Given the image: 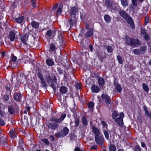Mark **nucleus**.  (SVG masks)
Instances as JSON below:
<instances>
[{
	"label": "nucleus",
	"instance_id": "nucleus-11",
	"mask_svg": "<svg viewBox=\"0 0 151 151\" xmlns=\"http://www.w3.org/2000/svg\"><path fill=\"white\" fill-rule=\"evenodd\" d=\"M127 22L130 24L132 29H134L135 28V26L133 20L132 18L129 16L125 19Z\"/></svg>",
	"mask_w": 151,
	"mask_h": 151
},
{
	"label": "nucleus",
	"instance_id": "nucleus-5",
	"mask_svg": "<svg viewBox=\"0 0 151 151\" xmlns=\"http://www.w3.org/2000/svg\"><path fill=\"white\" fill-rule=\"evenodd\" d=\"M78 8L77 6H75L71 8L69 12L71 17H76V14L78 13Z\"/></svg>",
	"mask_w": 151,
	"mask_h": 151
},
{
	"label": "nucleus",
	"instance_id": "nucleus-32",
	"mask_svg": "<svg viewBox=\"0 0 151 151\" xmlns=\"http://www.w3.org/2000/svg\"><path fill=\"white\" fill-rule=\"evenodd\" d=\"M142 87L143 89L146 92H148L149 89L148 86L145 83H143L142 84Z\"/></svg>",
	"mask_w": 151,
	"mask_h": 151
},
{
	"label": "nucleus",
	"instance_id": "nucleus-12",
	"mask_svg": "<svg viewBox=\"0 0 151 151\" xmlns=\"http://www.w3.org/2000/svg\"><path fill=\"white\" fill-rule=\"evenodd\" d=\"M13 98L14 100L17 101H20L22 99L21 94L20 93H14Z\"/></svg>",
	"mask_w": 151,
	"mask_h": 151
},
{
	"label": "nucleus",
	"instance_id": "nucleus-54",
	"mask_svg": "<svg viewBox=\"0 0 151 151\" xmlns=\"http://www.w3.org/2000/svg\"><path fill=\"white\" fill-rule=\"evenodd\" d=\"M4 121L0 118V126H3L5 124Z\"/></svg>",
	"mask_w": 151,
	"mask_h": 151
},
{
	"label": "nucleus",
	"instance_id": "nucleus-47",
	"mask_svg": "<svg viewBox=\"0 0 151 151\" xmlns=\"http://www.w3.org/2000/svg\"><path fill=\"white\" fill-rule=\"evenodd\" d=\"M132 2L133 6L135 7L137 6L138 3L137 0H132Z\"/></svg>",
	"mask_w": 151,
	"mask_h": 151
},
{
	"label": "nucleus",
	"instance_id": "nucleus-18",
	"mask_svg": "<svg viewBox=\"0 0 151 151\" xmlns=\"http://www.w3.org/2000/svg\"><path fill=\"white\" fill-rule=\"evenodd\" d=\"M55 30L48 31L47 32V35L50 38H52L55 35Z\"/></svg>",
	"mask_w": 151,
	"mask_h": 151
},
{
	"label": "nucleus",
	"instance_id": "nucleus-31",
	"mask_svg": "<svg viewBox=\"0 0 151 151\" xmlns=\"http://www.w3.org/2000/svg\"><path fill=\"white\" fill-rule=\"evenodd\" d=\"M104 19L107 23H109L111 21V17L109 15L106 14L104 16Z\"/></svg>",
	"mask_w": 151,
	"mask_h": 151
},
{
	"label": "nucleus",
	"instance_id": "nucleus-50",
	"mask_svg": "<svg viewBox=\"0 0 151 151\" xmlns=\"http://www.w3.org/2000/svg\"><path fill=\"white\" fill-rule=\"evenodd\" d=\"M149 18L148 17L146 16L145 19V25H146L149 22Z\"/></svg>",
	"mask_w": 151,
	"mask_h": 151
},
{
	"label": "nucleus",
	"instance_id": "nucleus-3",
	"mask_svg": "<svg viewBox=\"0 0 151 151\" xmlns=\"http://www.w3.org/2000/svg\"><path fill=\"white\" fill-rule=\"evenodd\" d=\"M69 129L67 127H65L63 128V129L60 131L55 133V135L58 138L63 137L67 135L69 133Z\"/></svg>",
	"mask_w": 151,
	"mask_h": 151
},
{
	"label": "nucleus",
	"instance_id": "nucleus-30",
	"mask_svg": "<svg viewBox=\"0 0 151 151\" xmlns=\"http://www.w3.org/2000/svg\"><path fill=\"white\" fill-rule=\"evenodd\" d=\"M122 5L124 7H126L128 6L129 2L127 0H120Z\"/></svg>",
	"mask_w": 151,
	"mask_h": 151
},
{
	"label": "nucleus",
	"instance_id": "nucleus-26",
	"mask_svg": "<svg viewBox=\"0 0 151 151\" xmlns=\"http://www.w3.org/2000/svg\"><path fill=\"white\" fill-rule=\"evenodd\" d=\"M58 38L59 39L60 43L63 44V43L64 42V39L63 36L62 35H61V33L60 32L58 31Z\"/></svg>",
	"mask_w": 151,
	"mask_h": 151
},
{
	"label": "nucleus",
	"instance_id": "nucleus-21",
	"mask_svg": "<svg viewBox=\"0 0 151 151\" xmlns=\"http://www.w3.org/2000/svg\"><path fill=\"white\" fill-rule=\"evenodd\" d=\"M9 38L11 41L13 42L15 39V34L13 31H11L9 35Z\"/></svg>",
	"mask_w": 151,
	"mask_h": 151
},
{
	"label": "nucleus",
	"instance_id": "nucleus-59",
	"mask_svg": "<svg viewBox=\"0 0 151 151\" xmlns=\"http://www.w3.org/2000/svg\"><path fill=\"white\" fill-rule=\"evenodd\" d=\"M50 140H51L52 141H54L55 139L54 137L52 135L50 136Z\"/></svg>",
	"mask_w": 151,
	"mask_h": 151
},
{
	"label": "nucleus",
	"instance_id": "nucleus-9",
	"mask_svg": "<svg viewBox=\"0 0 151 151\" xmlns=\"http://www.w3.org/2000/svg\"><path fill=\"white\" fill-rule=\"evenodd\" d=\"M9 95L6 93L4 95L2 99L4 102L6 104L8 103L9 104H11L12 102H13V100H11L10 101H9Z\"/></svg>",
	"mask_w": 151,
	"mask_h": 151
},
{
	"label": "nucleus",
	"instance_id": "nucleus-64",
	"mask_svg": "<svg viewBox=\"0 0 151 151\" xmlns=\"http://www.w3.org/2000/svg\"><path fill=\"white\" fill-rule=\"evenodd\" d=\"M85 27L87 29H88L89 28V25L88 24H86L85 25Z\"/></svg>",
	"mask_w": 151,
	"mask_h": 151
},
{
	"label": "nucleus",
	"instance_id": "nucleus-43",
	"mask_svg": "<svg viewBox=\"0 0 151 151\" xmlns=\"http://www.w3.org/2000/svg\"><path fill=\"white\" fill-rule=\"evenodd\" d=\"M41 140L42 142H43L47 145H49L50 143V142L47 139H41Z\"/></svg>",
	"mask_w": 151,
	"mask_h": 151
},
{
	"label": "nucleus",
	"instance_id": "nucleus-27",
	"mask_svg": "<svg viewBox=\"0 0 151 151\" xmlns=\"http://www.w3.org/2000/svg\"><path fill=\"white\" fill-rule=\"evenodd\" d=\"M63 7V4L62 3H60L59 5L58 6V9L57 10V11L56 12L57 14L58 15H60L62 12V9Z\"/></svg>",
	"mask_w": 151,
	"mask_h": 151
},
{
	"label": "nucleus",
	"instance_id": "nucleus-62",
	"mask_svg": "<svg viewBox=\"0 0 151 151\" xmlns=\"http://www.w3.org/2000/svg\"><path fill=\"white\" fill-rule=\"evenodd\" d=\"M81 150L80 149L79 147H76L74 149V151H80Z\"/></svg>",
	"mask_w": 151,
	"mask_h": 151
},
{
	"label": "nucleus",
	"instance_id": "nucleus-15",
	"mask_svg": "<svg viewBox=\"0 0 151 151\" xmlns=\"http://www.w3.org/2000/svg\"><path fill=\"white\" fill-rule=\"evenodd\" d=\"M119 14L122 17L125 19L129 16L127 13L123 10H120L119 11Z\"/></svg>",
	"mask_w": 151,
	"mask_h": 151
},
{
	"label": "nucleus",
	"instance_id": "nucleus-8",
	"mask_svg": "<svg viewBox=\"0 0 151 151\" xmlns=\"http://www.w3.org/2000/svg\"><path fill=\"white\" fill-rule=\"evenodd\" d=\"M102 99L107 104H110L111 100L110 99V97L108 95L106 94H103L101 96Z\"/></svg>",
	"mask_w": 151,
	"mask_h": 151
},
{
	"label": "nucleus",
	"instance_id": "nucleus-61",
	"mask_svg": "<svg viewBox=\"0 0 151 151\" xmlns=\"http://www.w3.org/2000/svg\"><path fill=\"white\" fill-rule=\"evenodd\" d=\"M101 122L104 127H107V124L104 121H102Z\"/></svg>",
	"mask_w": 151,
	"mask_h": 151
},
{
	"label": "nucleus",
	"instance_id": "nucleus-29",
	"mask_svg": "<svg viewBox=\"0 0 151 151\" xmlns=\"http://www.w3.org/2000/svg\"><path fill=\"white\" fill-rule=\"evenodd\" d=\"M98 82L99 86H102L104 84V80L103 78L99 77L98 78Z\"/></svg>",
	"mask_w": 151,
	"mask_h": 151
},
{
	"label": "nucleus",
	"instance_id": "nucleus-39",
	"mask_svg": "<svg viewBox=\"0 0 151 151\" xmlns=\"http://www.w3.org/2000/svg\"><path fill=\"white\" fill-rule=\"evenodd\" d=\"M105 48L106 49L108 52H112V48L111 46L109 45H106L104 46Z\"/></svg>",
	"mask_w": 151,
	"mask_h": 151
},
{
	"label": "nucleus",
	"instance_id": "nucleus-53",
	"mask_svg": "<svg viewBox=\"0 0 151 151\" xmlns=\"http://www.w3.org/2000/svg\"><path fill=\"white\" fill-rule=\"evenodd\" d=\"M17 59V57H16L15 56H14L12 58L11 61L12 62H14L16 61Z\"/></svg>",
	"mask_w": 151,
	"mask_h": 151
},
{
	"label": "nucleus",
	"instance_id": "nucleus-23",
	"mask_svg": "<svg viewBox=\"0 0 151 151\" xmlns=\"http://www.w3.org/2000/svg\"><path fill=\"white\" fill-rule=\"evenodd\" d=\"M105 5L108 9H111L112 7V3L109 0H106Z\"/></svg>",
	"mask_w": 151,
	"mask_h": 151
},
{
	"label": "nucleus",
	"instance_id": "nucleus-44",
	"mask_svg": "<svg viewBox=\"0 0 151 151\" xmlns=\"http://www.w3.org/2000/svg\"><path fill=\"white\" fill-rule=\"evenodd\" d=\"M117 58L119 63L120 64H122L123 60L121 56L120 55H118L117 56Z\"/></svg>",
	"mask_w": 151,
	"mask_h": 151
},
{
	"label": "nucleus",
	"instance_id": "nucleus-24",
	"mask_svg": "<svg viewBox=\"0 0 151 151\" xmlns=\"http://www.w3.org/2000/svg\"><path fill=\"white\" fill-rule=\"evenodd\" d=\"M91 89L93 92L97 93L99 91L100 89L98 86L93 85L92 86Z\"/></svg>",
	"mask_w": 151,
	"mask_h": 151
},
{
	"label": "nucleus",
	"instance_id": "nucleus-25",
	"mask_svg": "<svg viewBox=\"0 0 151 151\" xmlns=\"http://www.w3.org/2000/svg\"><path fill=\"white\" fill-rule=\"evenodd\" d=\"M30 24L31 26L35 28H38L39 26V23L35 21H32L31 23Z\"/></svg>",
	"mask_w": 151,
	"mask_h": 151
},
{
	"label": "nucleus",
	"instance_id": "nucleus-34",
	"mask_svg": "<svg viewBox=\"0 0 151 151\" xmlns=\"http://www.w3.org/2000/svg\"><path fill=\"white\" fill-rule=\"evenodd\" d=\"M60 91L62 93H65L67 92V88L65 86H62L60 89Z\"/></svg>",
	"mask_w": 151,
	"mask_h": 151
},
{
	"label": "nucleus",
	"instance_id": "nucleus-19",
	"mask_svg": "<svg viewBox=\"0 0 151 151\" xmlns=\"http://www.w3.org/2000/svg\"><path fill=\"white\" fill-rule=\"evenodd\" d=\"M93 28H91L90 30L87 32L84 35V36L86 37H90L91 36L93 33Z\"/></svg>",
	"mask_w": 151,
	"mask_h": 151
},
{
	"label": "nucleus",
	"instance_id": "nucleus-4",
	"mask_svg": "<svg viewBox=\"0 0 151 151\" xmlns=\"http://www.w3.org/2000/svg\"><path fill=\"white\" fill-rule=\"evenodd\" d=\"M124 116V114L122 112L120 113L119 117L116 118L114 120L116 123L120 126H122L123 125V118Z\"/></svg>",
	"mask_w": 151,
	"mask_h": 151
},
{
	"label": "nucleus",
	"instance_id": "nucleus-36",
	"mask_svg": "<svg viewBox=\"0 0 151 151\" xmlns=\"http://www.w3.org/2000/svg\"><path fill=\"white\" fill-rule=\"evenodd\" d=\"M24 17L23 16H22L21 17L16 18L15 19V21L16 22L20 23L22 22Z\"/></svg>",
	"mask_w": 151,
	"mask_h": 151
},
{
	"label": "nucleus",
	"instance_id": "nucleus-7",
	"mask_svg": "<svg viewBox=\"0 0 151 151\" xmlns=\"http://www.w3.org/2000/svg\"><path fill=\"white\" fill-rule=\"evenodd\" d=\"M114 85V89L117 92L120 93L122 91V88L118 83V82L116 81V78H115Z\"/></svg>",
	"mask_w": 151,
	"mask_h": 151
},
{
	"label": "nucleus",
	"instance_id": "nucleus-40",
	"mask_svg": "<svg viewBox=\"0 0 151 151\" xmlns=\"http://www.w3.org/2000/svg\"><path fill=\"white\" fill-rule=\"evenodd\" d=\"M133 52L134 54L137 55H139L142 53V52H141L139 50L137 49H134Z\"/></svg>",
	"mask_w": 151,
	"mask_h": 151
},
{
	"label": "nucleus",
	"instance_id": "nucleus-38",
	"mask_svg": "<svg viewBox=\"0 0 151 151\" xmlns=\"http://www.w3.org/2000/svg\"><path fill=\"white\" fill-rule=\"evenodd\" d=\"M75 119L74 122L75 124V126L77 127L78 126L80 123L79 119L77 117H74Z\"/></svg>",
	"mask_w": 151,
	"mask_h": 151
},
{
	"label": "nucleus",
	"instance_id": "nucleus-58",
	"mask_svg": "<svg viewBox=\"0 0 151 151\" xmlns=\"http://www.w3.org/2000/svg\"><path fill=\"white\" fill-rule=\"evenodd\" d=\"M5 88L7 91H9L10 94L11 95V92L12 91V90H10V88L9 87H8V86H6Z\"/></svg>",
	"mask_w": 151,
	"mask_h": 151
},
{
	"label": "nucleus",
	"instance_id": "nucleus-20",
	"mask_svg": "<svg viewBox=\"0 0 151 151\" xmlns=\"http://www.w3.org/2000/svg\"><path fill=\"white\" fill-rule=\"evenodd\" d=\"M77 19L76 17H71L70 19L69 20V22L70 23V27L73 26L76 23Z\"/></svg>",
	"mask_w": 151,
	"mask_h": 151
},
{
	"label": "nucleus",
	"instance_id": "nucleus-22",
	"mask_svg": "<svg viewBox=\"0 0 151 151\" xmlns=\"http://www.w3.org/2000/svg\"><path fill=\"white\" fill-rule=\"evenodd\" d=\"M7 141L6 138L4 137H1L0 138V145L5 146L6 145Z\"/></svg>",
	"mask_w": 151,
	"mask_h": 151
},
{
	"label": "nucleus",
	"instance_id": "nucleus-16",
	"mask_svg": "<svg viewBox=\"0 0 151 151\" xmlns=\"http://www.w3.org/2000/svg\"><path fill=\"white\" fill-rule=\"evenodd\" d=\"M9 134L10 137L12 139H14L17 136V134L15 130L13 129H12L9 132Z\"/></svg>",
	"mask_w": 151,
	"mask_h": 151
},
{
	"label": "nucleus",
	"instance_id": "nucleus-60",
	"mask_svg": "<svg viewBox=\"0 0 151 151\" xmlns=\"http://www.w3.org/2000/svg\"><path fill=\"white\" fill-rule=\"evenodd\" d=\"M58 5V4H55V5H54L52 7V9H53V10L55 9L57 7Z\"/></svg>",
	"mask_w": 151,
	"mask_h": 151
},
{
	"label": "nucleus",
	"instance_id": "nucleus-14",
	"mask_svg": "<svg viewBox=\"0 0 151 151\" xmlns=\"http://www.w3.org/2000/svg\"><path fill=\"white\" fill-rule=\"evenodd\" d=\"M92 129L93 132L95 134V136H97L101 135L99 129L96 128L94 126L92 127Z\"/></svg>",
	"mask_w": 151,
	"mask_h": 151
},
{
	"label": "nucleus",
	"instance_id": "nucleus-49",
	"mask_svg": "<svg viewBox=\"0 0 151 151\" xmlns=\"http://www.w3.org/2000/svg\"><path fill=\"white\" fill-rule=\"evenodd\" d=\"M147 34L145 32V30H142L141 32V36L143 37Z\"/></svg>",
	"mask_w": 151,
	"mask_h": 151
},
{
	"label": "nucleus",
	"instance_id": "nucleus-45",
	"mask_svg": "<svg viewBox=\"0 0 151 151\" xmlns=\"http://www.w3.org/2000/svg\"><path fill=\"white\" fill-rule=\"evenodd\" d=\"M141 149L139 145H136L134 147V151H141Z\"/></svg>",
	"mask_w": 151,
	"mask_h": 151
},
{
	"label": "nucleus",
	"instance_id": "nucleus-56",
	"mask_svg": "<svg viewBox=\"0 0 151 151\" xmlns=\"http://www.w3.org/2000/svg\"><path fill=\"white\" fill-rule=\"evenodd\" d=\"M146 50V47H142L140 48V50L141 52H144Z\"/></svg>",
	"mask_w": 151,
	"mask_h": 151
},
{
	"label": "nucleus",
	"instance_id": "nucleus-63",
	"mask_svg": "<svg viewBox=\"0 0 151 151\" xmlns=\"http://www.w3.org/2000/svg\"><path fill=\"white\" fill-rule=\"evenodd\" d=\"M97 148V147L96 145L92 146L91 148V149H96Z\"/></svg>",
	"mask_w": 151,
	"mask_h": 151
},
{
	"label": "nucleus",
	"instance_id": "nucleus-1",
	"mask_svg": "<svg viewBox=\"0 0 151 151\" xmlns=\"http://www.w3.org/2000/svg\"><path fill=\"white\" fill-rule=\"evenodd\" d=\"M66 117V114H64L62 115L59 119L55 118H52L50 119V121L53 122H55L53 123H50L48 125V127L52 130H54L57 128L59 125L58 123H60Z\"/></svg>",
	"mask_w": 151,
	"mask_h": 151
},
{
	"label": "nucleus",
	"instance_id": "nucleus-2",
	"mask_svg": "<svg viewBox=\"0 0 151 151\" xmlns=\"http://www.w3.org/2000/svg\"><path fill=\"white\" fill-rule=\"evenodd\" d=\"M125 38L126 40V43L128 45L135 46L139 44V41L137 39H134L131 38L127 35H125Z\"/></svg>",
	"mask_w": 151,
	"mask_h": 151
},
{
	"label": "nucleus",
	"instance_id": "nucleus-48",
	"mask_svg": "<svg viewBox=\"0 0 151 151\" xmlns=\"http://www.w3.org/2000/svg\"><path fill=\"white\" fill-rule=\"evenodd\" d=\"M41 80V83L42 84V85L43 87H45L46 86V83L45 81V80L43 78L40 79Z\"/></svg>",
	"mask_w": 151,
	"mask_h": 151
},
{
	"label": "nucleus",
	"instance_id": "nucleus-17",
	"mask_svg": "<svg viewBox=\"0 0 151 151\" xmlns=\"http://www.w3.org/2000/svg\"><path fill=\"white\" fill-rule=\"evenodd\" d=\"M56 49V46L54 44L52 43L50 44L49 50L50 52H51V53H55Z\"/></svg>",
	"mask_w": 151,
	"mask_h": 151
},
{
	"label": "nucleus",
	"instance_id": "nucleus-35",
	"mask_svg": "<svg viewBox=\"0 0 151 151\" xmlns=\"http://www.w3.org/2000/svg\"><path fill=\"white\" fill-rule=\"evenodd\" d=\"M8 110L9 112L12 114H14L15 112L14 109L10 106H8Z\"/></svg>",
	"mask_w": 151,
	"mask_h": 151
},
{
	"label": "nucleus",
	"instance_id": "nucleus-6",
	"mask_svg": "<svg viewBox=\"0 0 151 151\" xmlns=\"http://www.w3.org/2000/svg\"><path fill=\"white\" fill-rule=\"evenodd\" d=\"M95 140L96 142L100 145H102L104 140L103 137L101 135L95 136Z\"/></svg>",
	"mask_w": 151,
	"mask_h": 151
},
{
	"label": "nucleus",
	"instance_id": "nucleus-57",
	"mask_svg": "<svg viewBox=\"0 0 151 151\" xmlns=\"http://www.w3.org/2000/svg\"><path fill=\"white\" fill-rule=\"evenodd\" d=\"M143 37L146 41H148L150 40V37L148 34L145 35Z\"/></svg>",
	"mask_w": 151,
	"mask_h": 151
},
{
	"label": "nucleus",
	"instance_id": "nucleus-13",
	"mask_svg": "<svg viewBox=\"0 0 151 151\" xmlns=\"http://www.w3.org/2000/svg\"><path fill=\"white\" fill-rule=\"evenodd\" d=\"M29 36V35L27 33H26L24 36H22L20 37V40L21 41L23 44H24L25 45L27 44L26 42V41L28 40Z\"/></svg>",
	"mask_w": 151,
	"mask_h": 151
},
{
	"label": "nucleus",
	"instance_id": "nucleus-46",
	"mask_svg": "<svg viewBox=\"0 0 151 151\" xmlns=\"http://www.w3.org/2000/svg\"><path fill=\"white\" fill-rule=\"evenodd\" d=\"M104 134L106 138L107 139H109V136L108 132L106 130H104Z\"/></svg>",
	"mask_w": 151,
	"mask_h": 151
},
{
	"label": "nucleus",
	"instance_id": "nucleus-55",
	"mask_svg": "<svg viewBox=\"0 0 151 151\" xmlns=\"http://www.w3.org/2000/svg\"><path fill=\"white\" fill-rule=\"evenodd\" d=\"M37 76L40 80L43 78L42 73L40 72H38L37 73Z\"/></svg>",
	"mask_w": 151,
	"mask_h": 151
},
{
	"label": "nucleus",
	"instance_id": "nucleus-33",
	"mask_svg": "<svg viewBox=\"0 0 151 151\" xmlns=\"http://www.w3.org/2000/svg\"><path fill=\"white\" fill-rule=\"evenodd\" d=\"M82 122L84 126H86L88 124V122L87 120L86 117L85 116H83V117L82 119Z\"/></svg>",
	"mask_w": 151,
	"mask_h": 151
},
{
	"label": "nucleus",
	"instance_id": "nucleus-28",
	"mask_svg": "<svg viewBox=\"0 0 151 151\" xmlns=\"http://www.w3.org/2000/svg\"><path fill=\"white\" fill-rule=\"evenodd\" d=\"M47 64L49 66H52L54 65V62L53 61L50 59H47L46 60Z\"/></svg>",
	"mask_w": 151,
	"mask_h": 151
},
{
	"label": "nucleus",
	"instance_id": "nucleus-42",
	"mask_svg": "<svg viewBox=\"0 0 151 151\" xmlns=\"http://www.w3.org/2000/svg\"><path fill=\"white\" fill-rule=\"evenodd\" d=\"M118 116V114L117 111H114L112 113V118L114 119Z\"/></svg>",
	"mask_w": 151,
	"mask_h": 151
},
{
	"label": "nucleus",
	"instance_id": "nucleus-10",
	"mask_svg": "<svg viewBox=\"0 0 151 151\" xmlns=\"http://www.w3.org/2000/svg\"><path fill=\"white\" fill-rule=\"evenodd\" d=\"M45 78L47 81L48 83H50L51 81L52 82V81H52V78L53 79V81L55 82V83H56V76L55 75L53 76L52 75H51V76L50 74H49L46 76Z\"/></svg>",
	"mask_w": 151,
	"mask_h": 151
},
{
	"label": "nucleus",
	"instance_id": "nucleus-37",
	"mask_svg": "<svg viewBox=\"0 0 151 151\" xmlns=\"http://www.w3.org/2000/svg\"><path fill=\"white\" fill-rule=\"evenodd\" d=\"M109 149L110 151H116V148L115 145L111 144L109 147Z\"/></svg>",
	"mask_w": 151,
	"mask_h": 151
},
{
	"label": "nucleus",
	"instance_id": "nucleus-52",
	"mask_svg": "<svg viewBox=\"0 0 151 151\" xmlns=\"http://www.w3.org/2000/svg\"><path fill=\"white\" fill-rule=\"evenodd\" d=\"M75 86L78 89H79L81 88V83H77L75 84Z\"/></svg>",
	"mask_w": 151,
	"mask_h": 151
},
{
	"label": "nucleus",
	"instance_id": "nucleus-51",
	"mask_svg": "<svg viewBox=\"0 0 151 151\" xmlns=\"http://www.w3.org/2000/svg\"><path fill=\"white\" fill-rule=\"evenodd\" d=\"M88 106L89 108H92L94 106V104L92 102H90L88 104Z\"/></svg>",
	"mask_w": 151,
	"mask_h": 151
},
{
	"label": "nucleus",
	"instance_id": "nucleus-41",
	"mask_svg": "<svg viewBox=\"0 0 151 151\" xmlns=\"http://www.w3.org/2000/svg\"><path fill=\"white\" fill-rule=\"evenodd\" d=\"M50 86L53 88L54 91H55L56 90V87L54 81H52L51 82Z\"/></svg>",
	"mask_w": 151,
	"mask_h": 151
}]
</instances>
